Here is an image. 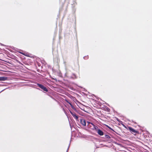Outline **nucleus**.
Segmentation results:
<instances>
[{"instance_id": "0eeeda50", "label": "nucleus", "mask_w": 152, "mask_h": 152, "mask_svg": "<svg viewBox=\"0 0 152 152\" xmlns=\"http://www.w3.org/2000/svg\"><path fill=\"white\" fill-rule=\"evenodd\" d=\"M21 53L22 54H23L25 56H27V57H29V55L27 53L26 54L25 53Z\"/></svg>"}, {"instance_id": "f8f14e48", "label": "nucleus", "mask_w": 152, "mask_h": 152, "mask_svg": "<svg viewBox=\"0 0 152 152\" xmlns=\"http://www.w3.org/2000/svg\"><path fill=\"white\" fill-rule=\"evenodd\" d=\"M1 71H3V70H1Z\"/></svg>"}, {"instance_id": "9d476101", "label": "nucleus", "mask_w": 152, "mask_h": 152, "mask_svg": "<svg viewBox=\"0 0 152 152\" xmlns=\"http://www.w3.org/2000/svg\"><path fill=\"white\" fill-rule=\"evenodd\" d=\"M87 123H88V124H89L90 123V122H87Z\"/></svg>"}, {"instance_id": "20e7f679", "label": "nucleus", "mask_w": 152, "mask_h": 152, "mask_svg": "<svg viewBox=\"0 0 152 152\" xmlns=\"http://www.w3.org/2000/svg\"><path fill=\"white\" fill-rule=\"evenodd\" d=\"M97 132L98 134L100 135H102L103 134V132L100 130L98 129Z\"/></svg>"}, {"instance_id": "1a4fd4ad", "label": "nucleus", "mask_w": 152, "mask_h": 152, "mask_svg": "<svg viewBox=\"0 0 152 152\" xmlns=\"http://www.w3.org/2000/svg\"><path fill=\"white\" fill-rule=\"evenodd\" d=\"M69 104H70V105H71V107H72V105L70 103Z\"/></svg>"}, {"instance_id": "7ed1b4c3", "label": "nucleus", "mask_w": 152, "mask_h": 152, "mask_svg": "<svg viewBox=\"0 0 152 152\" xmlns=\"http://www.w3.org/2000/svg\"><path fill=\"white\" fill-rule=\"evenodd\" d=\"M7 79V77H0V81H5Z\"/></svg>"}, {"instance_id": "6e6552de", "label": "nucleus", "mask_w": 152, "mask_h": 152, "mask_svg": "<svg viewBox=\"0 0 152 152\" xmlns=\"http://www.w3.org/2000/svg\"><path fill=\"white\" fill-rule=\"evenodd\" d=\"M94 128L96 129V130H97V127L96 126H94Z\"/></svg>"}, {"instance_id": "423d86ee", "label": "nucleus", "mask_w": 152, "mask_h": 152, "mask_svg": "<svg viewBox=\"0 0 152 152\" xmlns=\"http://www.w3.org/2000/svg\"><path fill=\"white\" fill-rule=\"evenodd\" d=\"M129 130L130 131H132L134 133H135L136 132V131H135V130L134 129H132V128L130 127H129Z\"/></svg>"}, {"instance_id": "f257e3e1", "label": "nucleus", "mask_w": 152, "mask_h": 152, "mask_svg": "<svg viewBox=\"0 0 152 152\" xmlns=\"http://www.w3.org/2000/svg\"><path fill=\"white\" fill-rule=\"evenodd\" d=\"M38 85L40 88L42 89L44 91H48L46 88L43 85L39 84H38Z\"/></svg>"}, {"instance_id": "f03ea898", "label": "nucleus", "mask_w": 152, "mask_h": 152, "mask_svg": "<svg viewBox=\"0 0 152 152\" xmlns=\"http://www.w3.org/2000/svg\"><path fill=\"white\" fill-rule=\"evenodd\" d=\"M80 122L82 125L85 126L86 125V121L84 119H81L80 120Z\"/></svg>"}, {"instance_id": "39448f33", "label": "nucleus", "mask_w": 152, "mask_h": 152, "mask_svg": "<svg viewBox=\"0 0 152 152\" xmlns=\"http://www.w3.org/2000/svg\"><path fill=\"white\" fill-rule=\"evenodd\" d=\"M70 113L76 119H77L78 118V117L75 114V113H73L71 111H70Z\"/></svg>"}, {"instance_id": "9b49d317", "label": "nucleus", "mask_w": 152, "mask_h": 152, "mask_svg": "<svg viewBox=\"0 0 152 152\" xmlns=\"http://www.w3.org/2000/svg\"><path fill=\"white\" fill-rule=\"evenodd\" d=\"M91 124L94 125V124Z\"/></svg>"}]
</instances>
